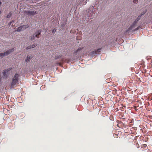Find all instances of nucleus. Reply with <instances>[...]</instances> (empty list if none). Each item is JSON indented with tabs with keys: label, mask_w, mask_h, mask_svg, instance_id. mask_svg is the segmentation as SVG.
Segmentation results:
<instances>
[{
	"label": "nucleus",
	"mask_w": 152,
	"mask_h": 152,
	"mask_svg": "<svg viewBox=\"0 0 152 152\" xmlns=\"http://www.w3.org/2000/svg\"><path fill=\"white\" fill-rule=\"evenodd\" d=\"M19 77V74H15L13 77L11 83V87L12 88L16 87V84L18 82Z\"/></svg>",
	"instance_id": "f257e3e1"
},
{
	"label": "nucleus",
	"mask_w": 152,
	"mask_h": 152,
	"mask_svg": "<svg viewBox=\"0 0 152 152\" xmlns=\"http://www.w3.org/2000/svg\"><path fill=\"white\" fill-rule=\"evenodd\" d=\"M41 32V30H38L36 31L34 34H33L32 36L31 37V40H34L35 37L39 38V35H40Z\"/></svg>",
	"instance_id": "f03ea898"
},
{
	"label": "nucleus",
	"mask_w": 152,
	"mask_h": 152,
	"mask_svg": "<svg viewBox=\"0 0 152 152\" xmlns=\"http://www.w3.org/2000/svg\"><path fill=\"white\" fill-rule=\"evenodd\" d=\"M14 50V48H13L12 49H10L9 50L7 51L6 52L4 53H0V58H2L3 57L6 56L10 54L11 52Z\"/></svg>",
	"instance_id": "7ed1b4c3"
},
{
	"label": "nucleus",
	"mask_w": 152,
	"mask_h": 152,
	"mask_svg": "<svg viewBox=\"0 0 152 152\" xmlns=\"http://www.w3.org/2000/svg\"><path fill=\"white\" fill-rule=\"evenodd\" d=\"M29 26L28 24L26 25H23V26H20L17 28V31H20L22 30H23L25 29L28 28Z\"/></svg>",
	"instance_id": "20e7f679"
},
{
	"label": "nucleus",
	"mask_w": 152,
	"mask_h": 152,
	"mask_svg": "<svg viewBox=\"0 0 152 152\" xmlns=\"http://www.w3.org/2000/svg\"><path fill=\"white\" fill-rule=\"evenodd\" d=\"M25 13L26 15H33L38 13V12L35 10L26 11Z\"/></svg>",
	"instance_id": "39448f33"
},
{
	"label": "nucleus",
	"mask_w": 152,
	"mask_h": 152,
	"mask_svg": "<svg viewBox=\"0 0 152 152\" xmlns=\"http://www.w3.org/2000/svg\"><path fill=\"white\" fill-rule=\"evenodd\" d=\"M12 69V68H10L7 69H5L4 70V72H3V76L5 78L7 77V73L8 72Z\"/></svg>",
	"instance_id": "423d86ee"
},
{
	"label": "nucleus",
	"mask_w": 152,
	"mask_h": 152,
	"mask_svg": "<svg viewBox=\"0 0 152 152\" xmlns=\"http://www.w3.org/2000/svg\"><path fill=\"white\" fill-rule=\"evenodd\" d=\"M137 23V21H136V20H135L134 21L133 24L129 28V30H133L134 27L136 25Z\"/></svg>",
	"instance_id": "0eeeda50"
},
{
	"label": "nucleus",
	"mask_w": 152,
	"mask_h": 152,
	"mask_svg": "<svg viewBox=\"0 0 152 152\" xmlns=\"http://www.w3.org/2000/svg\"><path fill=\"white\" fill-rule=\"evenodd\" d=\"M37 46L36 44H34L32 45L29 46L26 48V49H31Z\"/></svg>",
	"instance_id": "6e6552de"
},
{
	"label": "nucleus",
	"mask_w": 152,
	"mask_h": 152,
	"mask_svg": "<svg viewBox=\"0 0 152 152\" xmlns=\"http://www.w3.org/2000/svg\"><path fill=\"white\" fill-rule=\"evenodd\" d=\"M32 56H28L26 59V61L27 62H28L30 61V59L31 58H32Z\"/></svg>",
	"instance_id": "1a4fd4ad"
},
{
	"label": "nucleus",
	"mask_w": 152,
	"mask_h": 152,
	"mask_svg": "<svg viewBox=\"0 0 152 152\" xmlns=\"http://www.w3.org/2000/svg\"><path fill=\"white\" fill-rule=\"evenodd\" d=\"M64 59L62 58L61 59V60H60V62H58V63H57V64L59 65V66H61L62 64H63L64 63Z\"/></svg>",
	"instance_id": "9d476101"
},
{
	"label": "nucleus",
	"mask_w": 152,
	"mask_h": 152,
	"mask_svg": "<svg viewBox=\"0 0 152 152\" xmlns=\"http://www.w3.org/2000/svg\"><path fill=\"white\" fill-rule=\"evenodd\" d=\"M96 54V52L95 51H93L90 53V56H94Z\"/></svg>",
	"instance_id": "9b49d317"
},
{
	"label": "nucleus",
	"mask_w": 152,
	"mask_h": 152,
	"mask_svg": "<svg viewBox=\"0 0 152 152\" xmlns=\"http://www.w3.org/2000/svg\"><path fill=\"white\" fill-rule=\"evenodd\" d=\"M146 12V11H145L143 13H142L141 14V16H138V18H137V19H136V20H136V21H137V22L138 21L140 20V17H141V16L143 15V14H144Z\"/></svg>",
	"instance_id": "f8f14e48"
},
{
	"label": "nucleus",
	"mask_w": 152,
	"mask_h": 152,
	"mask_svg": "<svg viewBox=\"0 0 152 152\" xmlns=\"http://www.w3.org/2000/svg\"><path fill=\"white\" fill-rule=\"evenodd\" d=\"M84 48V47H80L77 50L75 51V53H77L79 52L83 48Z\"/></svg>",
	"instance_id": "ddd939ff"
},
{
	"label": "nucleus",
	"mask_w": 152,
	"mask_h": 152,
	"mask_svg": "<svg viewBox=\"0 0 152 152\" xmlns=\"http://www.w3.org/2000/svg\"><path fill=\"white\" fill-rule=\"evenodd\" d=\"M61 56H62V55H61L60 54L56 56L55 57V59L56 60V59H58L59 58H60Z\"/></svg>",
	"instance_id": "4468645a"
},
{
	"label": "nucleus",
	"mask_w": 152,
	"mask_h": 152,
	"mask_svg": "<svg viewBox=\"0 0 152 152\" xmlns=\"http://www.w3.org/2000/svg\"><path fill=\"white\" fill-rule=\"evenodd\" d=\"M102 48H100L97 49V50H95V51L96 52V54H99L101 52L100 50H101Z\"/></svg>",
	"instance_id": "2eb2a0df"
},
{
	"label": "nucleus",
	"mask_w": 152,
	"mask_h": 152,
	"mask_svg": "<svg viewBox=\"0 0 152 152\" xmlns=\"http://www.w3.org/2000/svg\"><path fill=\"white\" fill-rule=\"evenodd\" d=\"M12 13L11 12H10L9 14H8L7 16V18H10L11 16H12Z\"/></svg>",
	"instance_id": "dca6fc26"
},
{
	"label": "nucleus",
	"mask_w": 152,
	"mask_h": 152,
	"mask_svg": "<svg viewBox=\"0 0 152 152\" xmlns=\"http://www.w3.org/2000/svg\"><path fill=\"white\" fill-rule=\"evenodd\" d=\"M115 138H117L118 137V135L117 134H113Z\"/></svg>",
	"instance_id": "f3484780"
},
{
	"label": "nucleus",
	"mask_w": 152,
	"mask_h": 152,
	"mask_svg": "<svg viewBox=\"0 0 152 152\" xmlns=\"http://www.w3.org/2000/svg\"><path fill=\"white\" fill-rule=\"evenodd\" d=\"M138 0H134L133 1V2L134 3L137 4L138 3Z\"/></svg>",
	"instance_id": "a211bd4d"
},
{
	"label": "nucleus",
	"mask_w": 152,
	"mask_h": 152,
	"mask_svg": "<svg viewBox=\"0 0 152 152\" xmlns=\"http://www.w3.org/2000/svg\"><path fill=\"white\" fill-rule=\"evenodd\" d=\"M146 146H147V145L145 144H143L141 145V147H146Z\"/></svg>",
	"instance_id": "6ab92c4d"
},
{
	"label": "nucleus",
	"mask_w": 152,
	"mask_h": 152,
	"mask_svg": "<svg viewBox=\"0 0 152 152\" xmlns=\"http://www.w3.org/2000/svg\"><path fill=\"white\" fill-rule=\"evenodd\" d=\"M1 4H2V2L1 1H0V6L1 5Z\"/></svg>",
	"instance_id": "aec40b11"
},
{
	"label": "nucleus",
	"mask_w": 152,
	"mask_h": 152,
	"mask_svg": "<svg viewBox=\"0 0 152 152\" xmlns=\"http://www.w3.org/2000/svg\"><path fill=\"white\" fill-rule=\"evenodd\" d=\"M83 1L84 0H82Z\"/></svg>",
	"instance_id": "412c9836"
},
{
	"label": "nucleus",
	"mask_w": 152,
	"mask_h": 152,
	"mask_svg": "<svg viewBox=\"0 0 152 152\" xmlns=\"http://www.w3.org/2000/svg\"><path fill=\"white\" fill-rule=\"evenodd\" d=\"M54 32V30L53 31V32Z\"/></svg>",
	"instance_id": "4be33fe9"
},
{
	"label": "nucleus",
	"mask_w": 152,
	"mask_h": 152,
	"mask_svg": "<svg viewBox=\"0 0 152 152\" xmlns=\"http://www.w3.org/2000/svg\"><path fill=\"white\" fill-rule=\"evenodd\" d=\"M54 32V30L53 31V32Z\"/></svg>",
	"instance_id": "5701e85b"
},
{
	"label": "nucleus",
	"mask_w": 152,
	"mask_h": 152,
	"mask_svg": "<svg viewBox=\"0 0 152 152\" xmlns=\"http://www.w3.org/2000/svg\"><path fill=\"white\" fill-rule=\"evenodd\" d=\"M12 22H10V24L12 23Z\"/></svg>",
	"instance_id": "b1692460"
}]
</instances>
